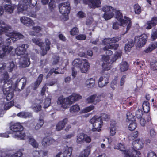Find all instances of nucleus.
Masks as SVG:
<instances>
[{
    "label": "nucleus",
    "mask_w": 157,
    "mask_h": 157,
    "mask_svg": "<svg viewBox=\"0 0 157 157\" xmlns=\"http://www.w3.org/2000/svg\"><path fill=\"white\" fill-rule=\"evenodd\" d=\"M74 67L71 68L72 71V75L74 78L77 74V71L75 69V67L79 68L82 73H86L90 67V64L88 60L86 59H76L73 62Z\"/></svg>",
    "instance_id": "nucleus-1"
},
{
    "label": "nucleus",
    "mask_w": 157,
    "mask_h": 157,
    "mask_svg": "<svg viewBox=\"0 0 157 157\" xmlns=\"http://www.w3.org/2000/svg\"><path fill=\"white\" fill-rule=\"evenodd\" d=\"M3 79L1 80V83L3 81L4 86L2 87V90L6 98H13L14 95V90L10 84L11 80L9 79V75L7 72H5L3 75Z\"/></svg>",
    "instance_id": "nucleus-2"
},
{
    "label": "nucleus",
    "mask_w": 157,
    "mask_h": 157,
    "mask_svg": "<svg viewBox=\"0 0 157 157\" xmlns=\"http://www.w3.org/2000/svg\"><path fill=\"white\" fill-rule=\"evenodd\" d=\"M10 129L12 132L13 137L15 138L23 139L25 137V134L22 131L23 127L19 123L11 122L10 124Z\"/></svg>",
    "instance_id": "nucleus-3"
},
{
    "label": "nucleus",
    "mask_w": 157,
    "mask_h": 157,
    "mask_svg": "<svg viewBox=\"0 0 157 157\" xmlns=\"http://www.w3.org/2000/svg\"><path fill=\"white\" fill-rule=\"evenodd\" d=\"M116 13V18L121 25L124 26H127L126 32L128 31L131 28L132 25V21L130 18L126 16L124 17V19L123 18V15L120 10H116L114 12Z\"/></svg>",
    "instance_id": "nucleus-4"
},
{
    "label": "nucleus",
    "mask_w": 157,
    "mask_h": 157,
    "mask_svg": "<svg viewBox=\"0 0 157 157\" xmlns=\"http://www.w3.org/2000/svg\"><path fill=\"white\" fill-rule=\"evenodd\" d=\"M117 148L123 152L124 157H140L141 152L140 151L135 149H129L125 150L124 145L121 143H119L117 145Z\"/></svg>",
    "instance_id": "nucleus-5"
},
{
    "label": "nucleus",
    "mask_w": 157,
    "mask_h": 157,
    "mask_svg": "<svg viewBox=\"0 0 157 157\" xmlns=\"http://www.w3.org/2000/svg\"><path fill=\"white\" fill-rule=\"evenodd\" d=\"M90 122L93 127L92 130V131L99 132L101 131L100 128L102 127L103 123L101 117L94 116L90 119Z\"/></svg>",
    "instance_id": "nucleus-6"
},
{
    "label": "nucleus",
    "mask_w": 157,
    "mask_h": 157,
    "mask_svg": "<svg viewBox=\"0 0 157 157\" xmlns=\"http://www.w3.org/2000/svg\"><path fill=\"white\" fill-rule=\"evenodd\" d=\"M147 39V36L145 34L136 36L134 38V43L136 47L140 48L143 47L146 44Z\"/></svg>",
    "instance_id": "nucleus-7"
},
{
    "label": "nucleus",
    "mask_w": 157,
    "mask_h": 157,
    "mask_svg": "<svg viewBox=\"0 0 157 157\" xmlns=\"http://www.w3.org/2000/svg\"><path fill=\"white\" fill-rule=\"evenodd\" d=\"M59 7V12L62 14L68 16L70 13L71 7L70 3L68 2L60 3Z\"/></svg>",
    "instance_id": "nucleus-8"
},
{
    "label": "nucleus",
    "mask_w": 157,
    "mask_h": 157,
    "mask_svg": "<svg viewBox=\"0 0 157 157\" xmlns=\"http://www.w3.org/2000/svg\"><path fill=\"white\" fill-rule=\"evenodd\" d=\"M13 47L9 45L4 46L2 48V53L1 54V58H3L5 56L10 55V56H13L14 55V53L12 51Z\"/></svg>",
    "instance_id": "nucleus-9"
},
{
    "label": "nucleus",
    "mask_w": 157,
    "mask_h": 157,
    "mask_svg": "<svg viewBox=\"0 0 157 157\" xmlns=\"http://www.w3.org/2000/svg\"><path fill=\"white\" fill-rule=\"evenodd\" d=\"M110 74L107 73L103 75V76H101L99 78L98 82V85L99 87L102 88L107 85L109 82Z\"/></svg>",
    "instance_id": "nucleus-10"
},
{
    "label": "nucleus",
    "mask_w": 157,
    "mask_h": 157,
    "mask_svg": "<svg viewBox=\"0 0 157 157\" xmlns=\"http://www.w3.org/2000/svg\"><path fill=\"white\" fill-rule=\"evenodd\" d=\"M91 141L90 137L83 133H80L77 136L76 142L78 144H81L84 142L89 143Z\"/></svg>",
    "instance_id": "nucleus-11"
},
{
    "label": "nucleus",
    "mask_w": 157,
    "mask_h": 157,
    "mask_svg": "<svg viewBox=\"0 0 157 157\" xmlns=\"http://www.w3.org/2000/svg\"><path fill=\"white\" fill-rule=\"evenodd\" d=\"M74 99H59L57 104L64 108H67L68 106L74 102Z\"/></svg>",
    "instance_id": "nucleus-12"
},
{
    "label": "nucleus",
    "mask_w": 157,
    "mask_h": 157,
    "mask_svg": "<svg viewBox=\"0 0 157 157\" xmlns=\"http://www.w3.org/2000/svg\"><path fill=\"white\" fill-rule=\"evenodd\" d=\"M126 117L127 121H131L128 127L129 129L131 131L134 130L136 128L137 125L134 120L133 115L131 113H128L126 114Z\"/></svg>",
    "instance_id": "nucleus-13"
},
{
    "label": "nucleus",
    "mask_w": 157,
    "mask_h": 157,
    "mask_svg": "<svg viewBox=\"0 0 157 157\" xmlns=\"http://www.w3.org/2000/svg\"><path fill=\"white\" fill-rule=\"evenodd\" d=\"M28 47V44H23L17 47L15 50V53L17 55L21 56L25 54Z\"/></svg>",
    "instance_id": "nucleus-14"
},
{
    "label": "nucleus",
    "mask_w": 157,
    "mask_h": 157,
    "mask_svg": "<svg viewBox=\"0 0 157 157\" xmlns=\"http://www.w3.org/2000/svg\"><path fill=\"white\" fill-rule=\"evenodd\" d=\"M144 144V140L142 139H138L135 140L132 143L133 147L131 149L140 150L142 148Z\"/></svg>",
    "instance_id": "nucleus-15"
},
{
    "label": "nucleus",
    "mask_w": 157,
    "mask_h": 157,
    "mask_svg": "<svg viewBox=\"0 0 157 157\" xmlns=\"http://www.w3.org/2000/svg\"><path fill=\"white\" fill-rule=\"evenodd\" d=\"M83 3L86 5L90 3L91 7L93 8L99 7L101 6V0H83Z\"/></svg>",
    "instance_id": "nucleus-16"
},
{
    "label": "nucleus",
    "mask_w": 157,
    "mask_h": 157,
    "mask_svg": "<svg viewBox=\"0 0 157 157\" xmlns=\"http://www.w3.org/2000/svg\"><path fill=\"white\" fill-rule=\"evenodd\" d=\"M56 141L52 137H45L42 140V144L44 147H46L52 144H53Z\"/></svg>",
    "instance_id": "nucleus-17"
},
{
    "label": "nucleus",
    "mask_w": 157,
    "mask_h": 157,
    "mask_svg": "<svg viewBox=\"0 0 157 157\" xmlns=\"http://www.w3.org/2000/svg\"><path fill=\"white\" fill-rule=\"evenodd\" d=\"M157 24V16L152 17L151 20L148 21L146 23V28L147 29H150L152 27H155Z\"/></svg>",
    "instance_id": "nucleus-18"
},
{
    "label": "nucleus",
    "mask_w": 157,
    "mask_h": 157,
    "mask_svg": "<svg viewBox=\"0 0 157 157\" xmlns=\"http://www.w3.org/2000/svg\"><path fill=\"white\" fill-rule=\"evenodd\" d=\"M9 36H12L9 39L10 40H12L13 41H16L17 40L23 39L24 38V36L19 33L12 32L9 33V34L7 35Z\"/></svg>",
    "instance_id": "nucleus-19"
},
{
    "label": "nucleus",
    "mask_w": 157,
    "mask_h": 157,
    "mask_svg": "<svg viewBox=\"0 0 157 157\" xmlns=\"http://www.w3.org/2000/svg\"><path fill=\"white\" fill-rule=\"evenodd\" d=\"M20 20L22 23L28 27L32 26L34 24V22L31 19L25 16L21 17Z\"/></svg>",
    "instance_id": "nucleus-20"
},
{
    "label": "nucleus",
    "mask_w": 157,
    "mask_h": 157,
    "mask_svg": "<svg viewBox=\"0 0 157 157\" xmlns=\"http://www.w3.org/2000/svg\"><path fill=\"white\" fill-rule=\"evenodd\" d=\"M67 119H65L62 121H60L56 125V129L57 131L62 130L65 127L67 123Z\"/></svg>",
    "instance_id": "nucleus-21"
},
{
    "label": "nucleus",
    "mask_w": 157,
    "mask_h": 157,
    "mask_svg": "<svg viewBox=\"0 0 157 157\" xmlns=\"http://www.w3.org/2000/svg\"><path fill=\"white\" fill-rule=\"evenodd\" d=\"M72 148L70 147H66L63 151V157H71L72 154Z\"/></svg>",
    "instance_id": "nucleus-22"
},
{
    "label": "nucleus",
    "mask_w": 157,
    "mask_h": 157,
    "mask_svg": "<svg viewBox=\"0 0 157 157\" xmlns=\"http://www.w3.org/2000/svg\"><path fill=\"white\" fill-rule=\"evenodd\" d=\"M43 77L42 74L39 75L36 81L34 82L33 86V90H36L42 82Z\"/></svg>",
    "instance_id": "nucleus-23"
},
{
    "label": "nucleus",
    "mask_w": 157,
    "mask_h": 157,
    "mask_svg": "<svg viewBox=\"0 0 157 157\" xmlns=\"http://www.w3.org/2000/svg\"><path fill=\"white\" fill-rule=\"evenodd\" d=\"M10 99V100H8V99H6V101L4 105V109L5 110H7L11 108L12 106L14 105V100H11Z\"/></svg>",
    "instance_id": "nucleus-24"
},
{
    "label": "nucleus",
    "mask_w": 157,
    "mask_h": 157,
    "mask_svg": "<svg viewBox=\"0 0 157 157\" xmlns=\"http://www.w3.org/2000/svg\"><path fill=\"white\" fill-rule=\"evenodd\" d=\"M102 9L103 12L107 13H114L116 10V9L112 6L107 5L103 6Z\"/></svg>",
    "instance_id": "nucleus-25"
},
{
    "label": "nucleus",
    "mask_w": 157,
    "mask_h": 157,
    "mask_svg": "<svg viewBox=\"0 0 157 157\" xmlns=\"http://www.w3.org/2000/svg\"><path fill=\"white\" fill-rule=\"evenodd\" d=\"M91 147V146L90 145L86 147V148L84 149L83 151L82 152V154L78 157H88L90 153Z\"/></svg>",
    "instance_id": "nucleus-26"
},
{
    "label": "nucleus",
    "mask_w": 157,
    "mask_h": 157,
    "mask_svg": "<svg viewBox=\"0 0 157 157\" xmlns=\"http://www.w3.org/2000/svg\"><path fill=\"white\" fill-rule=\"evenodd\" d=\"M157 47V45L156 42L151 43L149 45L148 47L144 50V52L147 53L150 52Z\"/></svg>",
    "instance_id": "nucleus-27"
},
{
    "label": "nucleus",
    "mask_w": 157,
    "mask_h": 157,
    "mask_svg": "<svg viewBox=\"0 0 157 157\" xmlns=\"http://www.w3.org/2000/svg\"><path fill=\"white\" fill-rule=\"evenodd\" d=\"M28 6L27 2H25V4H19L17 8L18 12H22L23 11L26 10L28 8Z\"/></svg>",
    "instance_id": "nucleus-28"
},
{
    "label": "nucleus",
    "mask_w": 157,
    "mask_h": 157,
    "mask_svg": "<svg viewBox=\"0 0 157 157\" xmlns=\"http://www.w3.org/2000/svg\"><path fill=\"white\" fill-rule=\"evenodd\" d=\"M119 46V44H114L105 46L103 48V50L105 51L109 49H113L115 50L117 49Z\"/></svg>",
    "instance_id": "nucleus-29"
},
{
    "label": "nucleus",
    "mask_w": 157,
    "mask_h": 157,
    "mask_svg": "<svg viewBox=\"0 0 157 157\" xmlns=\"http://www.w3.org/2000/svg\"><path fill=\"white\" fill-rule=\"evenodd\" d=\"M86 84L87 87H93L95 84V80L93 78L88 79L86 82Z\"/></svg>",
    "instance_id": "nucleus-30"
},
{
    "label": "nucleus",
    "mask_w": 157,
    "mask_h": 157,
    "mask_svg": "<svg viewBox=\"0 0 157 157\" xmlns=\"http://www.w3.org/2000/svg\"><path fill=\"white\" fill-rule=\"evenodd\" d=\"M45 42L46 46L45 47V50H44V51L43 50L42 55L43 56L46 55L47 52V51L49 50L50 49V45L51 44V42L48 39H46L45 40Z\"/></svg>",
    "instance_id": "nucleus-31"
},
{
    "label": "nucleus",
    "mask_w": 157,
    "mask_h": 157,
    "mask_svg": "<svg viewBox=\"0 0 157 157\" xmlns=\"http://www.w3.org/2000/svg\"><path fill=\"white\" fill-rule=\"evenodd\" d=\"M129 68V66L126 62H123L120 64V69L122 72H124L127 70Z\"/></svg>",
    "instance_id": "nucleus-32"
},
{
    "label": "nucleus",
    "mask_w": 157,
    "mask_h": 157,
    "mask_svg": "<svg viewBox=\"0 0 157 157\" xmlns=\"http://www.w3.org/2000/svg\"><path fill=\"white\" fill-rule=\"evenodd\" d=\"M134 44L132 40L128 41L125 44L124 50L126 52H128L131 50V48L134 46Z\"/></svg>",
    "instance_id": "nucleus-33"
},
{
    "label": "nucleus",
    "mask_w": 157,
    "mask_h": 157,
    "mask_svg": "<svg viewBox=\"0 0 157 157\" xmlns=\"http://www.w3.org/2000/svg\"><path fill=\"white\" fill-rule=\"evenodd\" d=\"M22 66L23 67H28L30 64V63L29 58L25 57L22 58Z\"/></svg>",
    "instance_id": "nucleus-34"
},
{
    "label": "nucleus",
    "mask_w": 157,
    "mask_h": 157,
    "mask_svg": "<svg viewBox=\"0 0 157 157\" xmlns=\"http://www.w3.org/2000/svg\"><path fill=\"white\" fill-rule=\"evenodd\" d=\"M4 8L5 12L10 14L13 13L14 9V7L10 5H5Z\"/></svg>",
    "instance_id": "nucleus-35"
},
{
    "label": "nucleus",
    "mask_w": 157,
    "mask_h": 157,
    "mask_svg": "<svg viewBox=\"0 0 157 157\" xmlns=\"http://www.w3.org/2000/svg\"><path fill=\"white\" fill-rule=\"evenodd\" d=\"M17 116L22 118H27L31 117L32 114L29 112H21L18 113Z\"/></svg>",
    "instance_id": "nucleus-36"
},
{
    "label": "nucleus",
    "mask_w": 157,
    "mask_h": 157,
    "mask_svg": "<svg viewBox=\"0 0 157 157\" xmlns=\"http://www.w3.org/2000/svg\"><path fill=\"white\" fill-rule=\"evenodd\" d=\"M143 110L145 113H148L150 111V105L147 101H144L142 105Z\"/></svg>",
    "instance_id": "nucleus-37"
},
{
    "label": "nucleus",
    "mask_w": 157,
    "mask_h": 157,
    "mask_svg": "<svg viewBox=\"0 0 157 157\" xmlns=\"http://www.w3.org/2000/svg\"><path fill=\"white\" fill-rule=\"evenodd\" d=\"M110 135L112 136H113L116 134V123L114 122V124L112 123L111 124L110 127Z\"/></svg>",
    "instance_id": "nucleus-38"
},
{
    "label": "nucleus",
    "mask_w": 157,
    "mask_h": 157,
    "mask_svg": "<svg viewBox=\"0 0 157 157\" xmlns=\"http://www.w3.org/2000/svg\"><path fill=\"white\" fill-rule=\"evenodd\" d=\"M44 124V121L42 118H40L37 121L36 125L35 127L36 130H37L40 129Z\"/></svg>",
    "instance_id": "nucleus-39"
},
{
    "label": "nucleus",
    "mask_w": 157,
    "mask_h": 157,
    "mask_svg": "<svg viewBox=\"0 0 157 157\" xmlns=\"http://www.w3.org/2000/svg\"><path fill=\"white\" fill-rule=\"evenodd\" d=\"M151 40L152 41H154L157 39V29H153L151 33Z\"/></svg>",
    "instance_id": "nucleus-40"
},
{
    "label": "nucleus",
    "mask_w": 157,
    "mask_h": 157,
    "mask_svg": "<svg viewBox=\"0 0 157 157\" xmlns=\"http://www.w3.org/2000/svg\"><path fill=\"white\" fill-rule=\"evenodd\" d=\"M80 109V107L78 105H74L70 108V112L72 113H74L78 112Z\"/></svg>",
    "instance_id": "nucleus-41"
},
{
    "label": "nucleus",
    "mask_w": 157,
    "mask_h": 157,
    "mask_svg": "<svg viewBox=\"0 0 157 157\" xmlns=\"http://www.w3.org/2000/svg\"><path fill=\"white\" fill-rule=\"evenodd\" d=\"M133 7L136 14H139L140 13L141 11V7L138 4H135Z\"/></svg>",
    "instance_id": "nucleus-42"
},
{
    "label": "nucleus",
    "mask_w": 157,
    "mask_h": 157,
    "mask_svg": "<svg viewBox=\"0 0 157 157\" xmlns=\"http://www.w3.org/2000/svg\"><path fill=\"white\" fill-rule=\"evenodd\" d=\"M43 102V107L46 108L49 107L51 103V99H44L42 101Z\"/></svg>",
    "instance_id": "nucleus-43"
},
{
    "label": "nucleus",
    "mask_w": 157,
    "mask_h": 157,
    "mask_svg": "<svg viewBox=\"0 0 157 157\" xmlns=\"http://www.w3.org/2000/svg\"><path fill=\"white\" fill-rule=\"evenodd\" d=\"M29 143L34 147L37 148L38 144L36 141L33 138H30L29 139Z\"/></svg>",
    "instance_id": "nucleus-44"
},
{
    "label": "nucleus",
    "mask_w": 157,
    "mask_h": 157,
    "mask_svg": "<svg viewBox=\"0 0 157 157\" xmlns=\"http://www.w3.org/2000/svg\"><path fill=\"white\" fill-rule=\"evenodd\" d=\"M37 102V105L35 107L33 108V109L34 111L36 112H38L40 111L41 109V106L40 105V103H41V101L40 100H38Z\"/></svg>",
    "instance_id": "nucleus-45"
},
{
    "label": "nucleus",
    "mask_w": 157,
    "mask_h": 157,
    "mask_svg": "<svg viewBox=\"0 0 157 157\" xmlns=\"http://www.w3.org/2000/svg\"><path fill=\"white\" fill-rule=\"evenodd\" d=\"M94 108V106L93 105L86 107L82 110L81 113H85L89 112L93 110Z\"/></svg>",
    "instance_id": "nucleus-46"
},
{
    "label": "nucleus",
    "mask_w": 157,
    "mask_h": 157,
    "mask_svg": "<svg viewBox=\"0 0 157 157\" xmlns=\"http://www.w3.org/2000/svg\"><path fill=\"white\" fill-rule=\"evenodd\" d=\"M22 155V152L20 151H18L14 154L7 155L6 157H21Z\"/></svg>",
    "instance_id": "nucleus-47"
},
{
    "label": "nucleus",
    "mask_w": 157,
    "mask_h": 157,
    "mask_svg": "<svg viewBox=\"0 0 157 157\" xmlns=\"http://www.w3.org/2000/svg\"><path fill=\"white\" fill-rule=\"evenodd\" d=\"M114 16V13H105L103 16V17L106 20H108L112 18Z\"/></svg>",
    "instance_id": "nucleus-48"
},
{
    "label": "nucleus",
    "mask_w": 157,
    "mask_h": 157,
    "mask_svg": "<svg viewBox=\"0 0 157 157\" xmlns=\"http://www.w3.org/2000/svg\"><path fill=\"white\" fill-rule=\"evenodd\" d=\"M28 5L29 4L30 7H34L36 4L37 0H26Z\"/></svg>",
    "instance_id": "nucleus-49"
},
{
    "label": "nucleus",
    "mask_w": 157,
    "mask_h": 157,
    "mask_svg": "<svg viewBox=\"0 0 157 157\" xmlns=\"http://www.w3.org/2000/svg\"><path fill=\"white\" fill-rule=\"evenodd\" d=\"M138 133L137 132H135L131 133L128 136L129 139L130 140H133L135 139L138 136Z\"/></svg>",
    "instance_id": "nucleus-50"
},
{
    "label": "nucleus",
    "mask_w": 157,
    "mask_h": 157,
    "mask_svg": "<svg viewBox=\"0 0 157 157\" xmlns=\"http://www.w3.org/2000/svg\"><path fill=\"white\" fill-rule=\"evenodd\" d=\"M32 41L40 47L42 46L43 44V42H41L40 39L39 38H34L32 39Z\"/></svg>",
    "instance_id": "nucleus-51"
},
{
    "label": "nucleus",
    "mask_w": 157,
    "mask_h": 157,
    "mask_svg": "<svg viewBox=\"0 0 157 157\" xmlns=\"http://www.w3.org/2000/svg\"><path fill=\"white\" fill-rule=\"evenodd\" d=\"M55 6L56 5L55 1L52 0H50V1L48 4L49 9L50 10L52 11L54 10Z\"/></svg>",
    "instance_id": "nucleus-52"
},
{
    "label": "nucleus",
    "mask_w": 157,
    "mask_h": 157,
    "mask_svg": "<svg viewBox=\"0 0 157 157\" xmlns=\"http://www.w3.org/2000/svg\"><path fill=\"white\" fill-rule=\"evenodd\" d=\"M79 33V30L76 27H73L70 31V33L71 35H76Z\"/></svg>",
    "instance_id": "nucleus-53"
},
{
    "label": "nucleus",
    "mask_w": 157,
    "mask_h": 157,
    "mask_svg": "<svg viewBox=\"0 0 157 157\" xmlns=\"http://www.w3.org/2000/svg\"><path fill=\"white\" fill-rule=\"evenodd\" d=\"M109 62H103L102 64V67L103 70L108 71L110 69L109 67Z\"/></svg>",
    "instance_id": "nucleus-54"
},
{
    "label": "nucleus",
    "mask_w": 157,
    "mask_h": 157,
    "mask_svg": "<svg viewBox=\"0 0 157 157\" xmlns=\"http://www.w3.org/2000/svg\"><path fill=\"white\" fill-rule=\"evenodd\" d=\"M66 98H82V97L79 94L73 93L71 95L69 96V97Z\"/></svg>",
    "instance_id": "nucleus-55"
},
{
    "label": "nucleus",
    "mask_w": 157,
    "mask_h": 157,
    "mask_svg": "<svg viewBox=\"0 0 157 157\" xmlns=\"http://www.w3.org/2000/svg\"><path fill=\"white\" fill-rule=\"evenodd\" d=\"M150 67L151 69L154 71L157 70V61L151 62L150 63Z\"/></svg>",
    "instance_id": "nucleus-56"
},
{
    "label": "nucleus",
    "mask_w": 157,
    "mask_h": 157,
    "mask_svg": "<svg viewBox=\"0 0 157 157\" xmlns=\"http://www.w3.org/2000/svg\"><path fill=\"white\" fill-rule=\"evenodd\" d=\"M86 16L85 13L82 11H78L77 14V16L80 18L85 17Z\"/></svg>",
    "instance_id": "nucleus-57"
},
{
    "label": "nucleus",
    "mask_w": 157,
    "mask_h": 157,
    "mask_svg": "<svg viewBox=\"0 0 157 157\" xmlns=\"http://www.w3.org/2000/svg\"><path fill=\"white\" fill-rule=\"evenodd\" d=\"M53 59L52 63V64L53 65L57 64L59 62L60 60V57L59 56H54L53 57Z\"/></svg>",
    "instance_id": "nucleus-58"
},
{
    "label": "nucleus",
    "mask_w": 157,
    "mask_h": 157,
    "mask_svg": "<svg viewBox=\"0 0 157 157\" xmlns=\"http://www.w3.org/2000/svg\"><path fill=\"white\" fill-rule=\"evenodd\" d=\"M87 99V101L88 103H93L94 104H96L97 102H98L100 100L99 99Z\"/></svg>",
    "instance_id": "nucleus-59"
},
{
    "label": "nucleus",
    "mask_w": 157,
    "mask_h": 157,
    "mask_svg": "<svg viewBox=\"0 0 157 157\" xmlns=\"http://www.w3.org/2000/svg\"><path fill=\"white\" fill-rule=\"evenodd\" d=\"M86 38V36L84 34H80L77 36H76V38L78 40H85Z\"/></svg>",
    "instance_id": "nucleus-60"
},
{
    "label": "nucleus",
    "mask_w": 157,
    "mask_h": 157,
    "mask_svg": "<svg viewBox=\"0 0 157 157\" xmlns=\"http://www.w3.org/2000/svg\"><path fill=\"white\" fill-rule=\"evenodd\" d=\"M32 29L37 33L41 31L42 28L39 26H33L32 27Z\"/></svg>",
    "instance_id": "nucleus-61"
},
{
    "label": "nucleus",
    "mask_w": 157,
    "mask_h": 157,
    "mask_svg": "<svg viewBox=\"0 0 157 157\" xmlns=\"http://www.w3.org/2000/svg\"><path fill=\"white\" fill-rule=\"evenodd\" d=\"M121 38L120 37H114L112 38H110V40L111 43H115L117 42H118L120 40Z\"/></svg>",
    "instance_id": "nucleus-62"
},
{
    "label": "nucleus",
    "mask_w": 157,
    "mask_h": 157,
    "mask_svg": "<svg viewBox=\"0 0 157 157\" xmlns=\"http://www.w3.org/2000/svg\"><path fill=\"white\" fill-rule=\"evenodd\" d=\"M142 111L140 110H137L135 113V115L138 118H140L142 117Z\"/></svg>",
    "instance_id": "nucleus-63"
},
{
    "label": "nucleus",
    "mask_w": 157,
    "mask_h": 157,
    "mask_svg": "<svg viewBox=\"0 0 157 157\" xmlns=\"http://www.w3.org/2000/svg\"><path fill=\"white\" fill-rule=\"evenodd\" d=\"M119 26H122L121 24H119L116 21L114 22L113 25V28L115 29H119Z\"/></svg>",
    "instance_id": "nucleus-64"
}]
</instances>
